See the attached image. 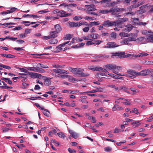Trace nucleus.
Instances as JSON below:
<instances>
[{
	"instance_id": "nucleus-1",
	"label": "nucleus",
	"mask_w": 153,
	"mask_h": 153,
	"mask_svg": "<svg viewBox=\"0 0 153 153\" xmlns=\"http://www.w3.org/2000/svg\"><path fill=\"white\" fill-rule=\"evenodd\" d=\"M128 19L126 17L120 18L119 19L116 20V26L120 28H122L125 26L124 22L128 21Z\"/></svg>"
},
{
	"instance_id": "nucleus-2",
	"label": "nucleus",
	"mask_w": 153,
	"mask_h": 153,
	"mask_svg": "<svg viewBox=\"0 0 153 153\" xmlns=\"http://www.w3.org/2000/svg\"><path fill=\"white\" fill-rule=\"evenodd\" d=\"M111 57H113L114 56H118L120 58H123L125 57H128L131 56V55L128 54L125 55V53L124 52H116L112 53Z\"/></svg>"
},
{
	"instance_id": "nucleus-3",
	"label": "nucleus",
	"mask_w": 153,
	"mask_h": 153,
	"mask_svg": "<svg viewBox=\"0 0 153 153\" xmlns=\"http://www.w3.org/2000/svg\"><path fill=\"white\" fill-rule=\"evenodd\" d=\"M83 71L82 69L77 68L75 72V74L78 76L81 77L88 76L89 75V74L88 73H83Z\"/></svg>"
},
{
	"instance_id": "nucleus-4",
	"label": "nucleus",
	"mask_w": 153,
	"mask_h": 153,
	"mask_svg": "<svg viewBox=\"0 0 153 153\" xmlns=\"http://www.w3.org/2000/svg\"><path fill=\"white\" fill-rule=\"evenodd\" d=\"M102 25L104 27H109L114 25L116 26V21H111L110 20H107L104 22V23L102 24Z\"/></svg>"
},
{
	"instance_id": "nucleus-5",
	"label": "nucleus",
	"mask_w": 153,
	"mask_h": 153,
	"mask_svg": "<svg viewBox=\"0 0 153 153\" xmlns=\"http://www.w3.org/2000/svg\"><path fill=\"white\" fill-rule=\"evenodd\" d=\"M128 73V76L130 77L131 79H133L136 77V76H137L138 72L135 70H129L127 71Z\"/></svg>"
},
{
	"instance_id": "nucleus-6",
	"label": "nucleus",
	"mask_w": 153,
	"mask_h": 153,
	"mask_svg": "<svg viewBox=\"0 0 153 153\" xmlns=\"http://www.w3.org/2000/svg\"><path fill=\"white\" fill-rule=\"evenodd\" d=\"M69 25L70 27H79L84 24V23L82 21H80L79 22L75 23L74 22H68Z\"/></svg>"
},
{
	"instance_id": "nucleus-7",
	"label": "nucleus",
	"mask_w": 153,
	"mask_h": 153,
	"mask_svg": "<svg viewBox=\"0 0 153 153\" xmlns=\"http://www.w3.org/2000/svg\"><path fill=\"white\" fill-rule=\"evenodd\" d=\"M42 78L44 80V84L46 86H48L51 84V79H53V77H47L45 76H43Z\"/></svg>"
},
{
	"instance_id": "nucleus-8",
	"label": "nucleus",
	"mask_w": 153,
	"mask_h": 153,
	"mask_svg": "<svg viewBox=\"0 0 153 153\" xmlns=\"http://www.w3.org/2000/svg\"><path fill=\"white\" fill-rule=\"evenodd\" d=\"M69 42V41H68L66 42L63 43L57 46L56 48V50L55 51V52L57 53L63 50V48H62V47H64L65 45L68 43Z\"/></svg>"
},
{
	"instance_id": "nucleus-9",
	"label": "nucleus",
	"mask_w": 153,
	"mask_h": 153,
	"mask_svg": "<svg viewBox=\"0 0 153 153\" xmlns=\"http://www.w3.org/2000/svg\"><path fill=\"white\" fill-rule=\"evenodd\" d=\"M85 7L87 8L86 9V12L87 13L96 10V9L94 7L95 6L94 4H91L90 5H85Z\"/></svg>"
},
{
	"instance_id": "nucleus-10",
	"label": "nucleus",
	"mask_w": 153,
	"mask_h": 153,
	"mask_svg": "<svg viewBox=\"0 0 153 153\" xmlns=\"http://www.w3.org/2000/svg\"><path fill=\"white\" fill-rule=\"evenodd\" d=\"M53 71L56 74H58V75L59 76L61 74H68V72L66 71L63 69H53Z\"/></svg>"
},
{
	"instance_id": "nucleus-11",
	"label": "nucleus",
	"mask_w": 153,
	"mask_h": 153,
	"mask_svg": "<svg viewBox=\"0 0 153 153\" xmlns=\"http://www.w3.org/2000/svg\"><path fill=\"white\" fill-rule=\"evenodd\" d=\"M57 15L60 17L68 16L71 15V13H66L64 11L62 10L57 12Z\"/></svg>"
},
{
	"instance_id": "nucleus-12",
	"label": "nucleus",
	"mask_w": 153,
	"mask_h": 153,
	"mask_svg": "<svg viewBox=\"0 0 153 153\" xmlns=\"http://www.w3.org/2000/svg\"><path fill=\"white\" fill-rule=\"evenodd\" d=\"M107 46H105L104 48H114L119 46V45H116L114 42H109L107 44Z\"/></svg>"
},
{
	"instance_id": "nucleus-13",
	"label": "nucleus",
	"mask_w": 153,
	"mask_h": 153,
	"mask_svg": "<svg viewBox=\"0 0 153 153\" xmlns=\"http://www.w3.org/2000/svg\"><path fill=\"white\" fill-rule=\"evenodd\" d=\"M88 69L94 71H100L103 70V68L102 67H97L94 65L89 66Z\"/></svg>"
},
{
	"instance_id": "nucleus-14",
	"label": "nucleus",
	"mask_w": 153,
	"mask_h": 153,
	"mask_svg": "<svg viewBox=\"0 0 153 153\" xmlns=\"http://www.w3.org/2000/svg\"><path fill=\"white\" fill-rule=\"evenodd\" d=\"M148 69L143 70L137 73V76H146L149 74Z\"/></svg>"
},
{
	"instance_id": "nucleus-15",
	"label": "nucleus",
	"mask_w": 153,
	"mask_h": 153,
	"mask_svg": "<svg viewBox=\"0 0 153 153\" xmlns=\"http://www.w3.org/2000/svg\"><path fill=\"white\" fill-rule=\"evenodd\" d=\"M94 87L96 88V89L95 90H93L91 91H88L87 92H85V93H93L97 92H102L103 90V88H101L100 87ZM84 93H85V92Z\"/></svg>"
},
{
	"instance_id": "nucleus-16",
	"label": "nucleus",
	"mask_w": 153,
	"mask_h": 153,
	"mask_svg": "<svg viewBox=\"0 0 153 153\" xmlns=\"http://www.w3.org/2000/svg\"><path fill=\"white\" fill-rule=\"evenodd\" d=\"M89 36H90V39H92V40L94 41L95 39H98L99 37L98 34L96 33H91L89 34Z\"/></svg>"
},
{
	"instance_id": "nucleus-17",
	"label": "nucleus",
	"mask_w": 153,
	"mask_h": 153,
	"mask_svg": "<svg viewBox=\"0 0 153 153\" xmlns=\"http://www.w3.org/2000/svg\"><path fill=\"white\" fill-rule=\"evenodd\" d=\"M125 9L123 8H120L118 7H114L112 8L110 10V11H115L116 12H119L120 11H124Z\"/></svg>"
},
{
	"instance_id": "nucleus-18",
	"label": "nucleus",
	"mask_w": 153,
	"mask_h": 153,
	"mask_svg": "<svg viewBox=\"0 0 153 153\" xmlns=\"http://www.w3.org/2000/svg\"><path fill=\"white\" fill-rule=\"evenodd\" d=\"M137 39L141 44L147 43L146 39L145 37H140L138 38Z\"/></svg>"
},
{
	"instance_id": "nucleus-19",
	"label": "nucleus",
	"mask_w": 153,
	"mask_h": 153,
	"mask_svg": "<svg viewBox=\"0 0 153 153\" xmlns=\"http://www.w3.org/2000/svg\"><path fill=\"white\" fill-rule=\"evenodd\" d=\"M121 90H123L125 92L130 94L129 91L128 90V88L126 87L125 86H120L119 88L118 91H120ZM131 94H134L130 93Z\"/></svg>"
},
{
	"instance_id": "nucleus-20",
	"label": "nucleus",
	"mask_w": 153,
	"mask_h": 153,
	"mask_svg": "<svg viewBox=\"0 0 153 153\" xmlns=\"http://www.w3.org/2000/svg\"><path fill=\"white\" fill-rule=\"evenodd\" d=\"M54 27L55 28V30H54L57 33H59L62 30V28L59 24H57L55 25L54 26Z\"/></svg>"
},
{
	"instance_id": "nucleus-21",
	"label": "nucleus",
	"mask_w": 153,
	"mask_h": 153,
	"mask_svg": "<svg viewBox=\"0 0 153 153\" xmlns=\"http://www.w3.org/2000/svg\"><path fill=\"white\" fill-rule=\"evenodd\" d=\"M57 33L54 30L51 31L50 32L49 34L51 38H54L57 36Z\"/></svg>"
},
{
	"instance_id": "nucleus-22",
	"label": "nucleus",
	"mask_w": 153,
	"mask_h": 153,
	"mask_svg": "<svg viewBox=\"0 0 153 153\" xmlns=\"http://www.w3.org/2000/svg\"><path fill=\"white\" fill-rule=\"evenodd\" d=\"M137 0H134V1H133L131 3H132V4H134L131 6H130L131 8H135L136 7H138L140 6V4H139L140 3L139 2V4H134V3L136 2H137Z\"/></svg>"
},
{
	"instance_id": "nucleus-23",
	"label": "nucleus",
	"mask_w": 153,
	"mask_h": 153,
	"mask_svg": "<svg viewBox=\"0 0 153 153\" xmlns=\"http://www.w3.org/2000/svg\"><path fill=\"white\" fill-rule=\"evenodd\" d=\"M69 132L71 134V137L75 139H76L79 137L78 134L72 131H70Z\"/></svg>"
},
{
	"instance_id": "nucleus-24",
	"label": "nucleus",
	"mask_w": 153,
	"mask_h": 153,
	"mask_svg": "<svg viewBox=\"0 0 153 153\" xmlns=\"http://www.w3.org/2000/svg\"><path fill=\"white\" fill-rule=\"evenodd\" d=\"M134 27L131 24H129L126 25V30L129 32Z\"/></svg>"
},
{
	"instance_id": "nucleus-25",
	"label": "nucleus",
	"mask_w": 153,
	"mask_h": 153,
	"mask_svg": "<svg viewBox=\"0 0 153 153\" xmlns=\"http://www.w3.org/2000/svg\"><path fill=\"white\" fill-rule=\"evenodd\" d=\"M0 55L2 56L9 58H13L14 57V55L11 54H1Z\"/></svg>"
},
{
	"instance_id": "nucleus-26",
	"label": "nucleus",
	"mask_w": 153,
	"mask_h": 153,
	"mask_svg": "<svg viewBox=\"0 0 153 153\" xmlns=\"http://www.w3.org/2000/svg\"><path fill=\"white\" fill-rule=\"evenodd\" d=\"M48 42L50 44H55L58 43V41L56 39H53L49 40L48 41Z\"/></svg>"
},
{
	"instance_id": "nucleus-27",
	"label": "nucleus",
	"mask_w": 153,
	"mask_h": 153,
	"mask_svg": "<svg viewBox=\"0 0 153 153\" xmlns=\"http://www.w3.org/2000/svg\"><path fill=\"white\" fill-rule=\"evenodd\" d=\"M73 35L70 34H67L66 35L65 37L63 38L64 40H70L73 37Z\"/></svg>"
},
{
	"instance_id": "nucleus-28",
	"label": "nucleus",
	"mask_w": 153,
	"mask_h": 153,
	"mask_svg": "<svg viewBox=\"0 0 153 153\" xmlns=\"http://www.w3.org/2000/svg\"><path fill=\"white\" fill-rule=\"evenodd\" d=\"M103 71H106L108 70H111L110 64H108L103 66Z\"/></svg>"
},
{
	"instance_id": "nucleus-29",
	"label": "nucleus",
	"mask_w": 153,
	"mask_h": 153,
	"mask_svg": "<svg viewBox=\"0 0 153 153\" xmlns=\"http://www.w3.org/2000/svg\"><path fill=\"white\" fill-rule=\"evenodd\" d=\"M27 68L28 70L37 72L38 67H29Z\"/></svg>"
},
{
	"instance_id": "nucleus-30",
	"label": "nucleus",
	"mask_w": 153,
	"mask_h": 153,
	"mask_svg": "<svg viewBox=\"0 0 153 153\" xmlns=\"http://www.w3.org/2000/svg\"><path fill=\"white\" fill-rule=\"evenodd\" d=\"M147 43L148 42H153V36H151L146 39Z\"/></svg>"
},
{
	"instance_id": "nucleus-31",
	"label": "nucleus",
	"mask_w": 153,
	"mask_h": 153,
	"mask_svg": "<svg viewBox=\"0 0 153 153\" xmlns=\"http://www.w3.org/2000/svg\"><path fill=\"white\" fill-rule=\"evenodd\" d=\"M100 24L98 22H92L90 23V27H92L93 25H98Z\"/></svg>"
},
{
	"instance_id": "nucleus-32",
	"label": "nucleus",
	"mask_w": 153,
	"mask_h": 153,
	"mask_svg": "<svg viewBox=\"0 0 153 153\" xmlns=\"http://www.w3.org/2000/svg\"><path fill=\"white\" fill-rule=\"evenodd\" d=\"M110 65L111 70H113V72L114 73L115 71H117L115 70V69L116 68V65L114 64H110Z\"/></svg>"
},
{
	"instance_id": "nucleus-33",
	"label": "nucleus",
	"mask_w": 153,
	"mask_h": 153,
	"mask_svg": "<svg viewBox=\"0 0 153 153\" xmlns=\"http://www.w3.org/2000/svg\"><path fill=\"white\" fill-rule=\"evenodd\" d=\"M57 134L59 137L63 139L64 138L66 137L64 133L62 132L58 133Z\"/></svg>"
},
{
	"instance_id": "nucleus-34",
	"label": "nucleus",
	"mask_w": 153,
	"mask_h": 153,
	"mask_svg": "<svg viewBox=\"0 0 153 153\" xmlns=\"http://www.w3.org/2000/svg\"><path fill=\"white\" fill-rule=\"evenodd\" d=\"M44 115L47 117H49L50 115V112L47 109H45L44 110L43 112Z\"/></svg>"
},
{
	"instance_id": "nucleus-35",
	"label": "nucleus",
	"mask_w": 153,
	"mask_h": 153,
	"mask_svg": "<svg viewBox=\"0 0 153 153\" xmlns=\"http://www.w3.org/2000/svg\"><path fill=\"white\" fill-rule=\"evenodd\" d=\"M99 12L100 13L102 14H106L110 12V10H99Z\"/></svg>"
},
{
	"instance_id": "nucleus-36",
	"label": "nucleus",
	"mask_w": 153,
	"mask_h": 153,
	"mask_svg": "<svg viewBox=\"0 0 153 153\" xmlns=\"http://www.w3.org/2000/svg\"><path fill=\"white\" fill-rule=\"evenodd\" d=\"M17 9V8L14 7H12L10 10H7L8 13H12L14 12Z\"/></svg>"
},
{
	"instance_id": "nucleus-37",
	"label": "nucleus",
	"mask_w": 153,
	"mask_h": 153,
	"mask_svg": "<svg viewBox=\"0 0 153 153\" xmlns=\"http://www.w3.org/2000/svg\"><path fill=\"white\" fill-rule=\"evenodd\" d=\"M39 22H30L29 21H23L22 22V24H24V23H30L31 24H35L36 23H38V24L39 23Z\"/></svg>"
},
{
	"instance_id": "nucleus-38",
	"label": "nucleus",
	"mask_w": 153,
	"mask_h": 153,
	"mask_svg": "<svg viewBox=\"0 0 153 153\" xmlns=\"http://www.w3.org/2000/svg\"><path fill=\"white\" fill-rule=\"evenodd\" d=\"M0 67L7 69H11V68L8 65H4L2 64H0Z\"/></svg>"
},
{
	"instance_id": "nucleus-39",
	"label": "nucleus",
	"mask_w": 153,
	"mask_h": 153,
	"mask_svg": "<svg viewBox=\"0 0 153 153\" xmlns=\"http://www.w3.org/2000/svg\"><path fill=\"white\" fill-rule=\"evenodd\" d=\"M29 74L32 78H36V73H33L32 72H28Z\"/></svg>"
},
{
	"instance_id": "nucleus-40",
	"label": "nucleus",
	"mask_w": 153,
	"mask_h": 153,
	"mask_svg": "<svg viewBox=\"0 0 153 153\" xmlns=\"http://www.w3.org/2000/svg\"><path fill=\"white\" fill-rule=\"evenodd\" d=\"M105 75V73L104 72H100L97 73L96 75V77H100V76H104Z\"/></svg>"
},
{
	"instance_id": "nucleus-41",
	"label": "nucleus",
	"mask_w": 153,
	"mask_h": 153,
	"mask_svg": "<svg viewBox=\"0 0 153 153\" xmlns=\"http://www.w3.org/2000/svg\"><path fill=\"white\" fill-rule=\"evenodd\" d=\"M51 143H54L56 146H58L59 145V143L58 142L56 141L55 140L52 139L51 140Z\"/></svg>"
},
{
	"instance_id": "nucleus-42",
	"label": "nucleus",
	"mask_w": 153,
	"mask_h": 153,
	"mask_svg": "<svg viewBox=\"0 0 153 153\" xmlns=\"http://www.w3.org/2000/svg\"><path fill=\"white\" fill-rule=\"evenodd\" d=\"M83 39L85 40H92V39H90V36L88 35L87 36H83L82 37Z\"/></svg>"
},
{
	"instance_id": "nucleus-43",
	"label": "nucleus",
	"mask_w": 153,
	"mask_h": 153,
	"mask_svg": "<svg viewBox=\"0 0 153 153\" xmlns=\"http://www.w3.org/2000/svg\"><path fill=\"white\" fill-rule=\"evenodd\" d=\"M82 19V18L80 16H76L73 18V19L76 21H78Z\"/></svg>"
},
{
	"instance_id": "nucleus-44",
	"label": "nucleus",
	"mask_w": 153,
	"mask_h": 153,
	"mask_svg": "<svg viewBox=\"0 0 153 153\" xmlns=\"http://www.w3.org/2000/svg\"><path fill=\"white\" fill-rule=\"evenodd\" d=\"M116 68L115 69V70H116L118 71V73L119 72H120L122 69V68L120 66H117L116 65Z\"/></svg>"
},
{
	"instance_id": "nucleus-45",
	"label": "nucleus",
	"mask_w": 153,
	"mask_h": 153,
	"mask_svg": "<svg viewBox=\"0 0 153 153\" xmlns=\"http://www.w3.org/2000/svg\"><path fill=\"white\" fill-rule=\"evenodd\" d=\"M130 113H135L137 114H138L139 113V112H138L137 109L136 108H134L133 110L130 111Z\"/></svg>"
},
{
	"instance_id": "nucleus-46",
	"label": "nucleus",
	"mask_w": 153,
	"mask_h": 153,
	"mask_svg": "<svg viewBox=\"0 0 153 153\" xmlns=\"http://www.w3.org/2000/svg\"><path fill=\"white\" fill-rule=\"evenodd\" d=\"M104 151L106 152H110L112 150V148L109 147H107L104 148Z\"/></svg>"
},
{
	"instance_id": "nucleus-47",
	"label": "nucleus",
	"mask_w": 153,
	"mask_h": 153,
	"mask_svg": "<svg viewBox=\"0 0 153 153\" xmlns=\"http://www.w3.org/2000/svg\"><path fill=\"white\" fill-rule=\"evenodd\" d=\"M102 35V36H109V34L108 32H104L102 31H101Z\"/></svg>"
},
{
	"instance_id": "nucleus-48",
	"label": "nucleus",
	"mask_w": 153,
	"mask_h": 153,
	"mask_svg": "<svg viewBox=\"0 0 153 153\" xmlns=\"http://www.w3.org/2000/svg\"><path fill=\"white\" fill-rule=\"evenodd\" d=\"M108 86L109 87H111V88H114L116 90H118L119 88L115 86V85H108Z\"/></svg>"
},
{
	"instance_id": "nucleus-49",
	"label": "nucleus",
	"mask_w": 153,
	"mask_h": 153,
	"mask_svg": "<svg viewBox=\"0 0 153 153\" xmlns=\"http://www.w3.org/2000/svg\"><path fill=\"white\" fill-rule=\"evenodd\" d=\"M110 35L111 38L114 39H115L117 35L115 33L112 32L110 34Z\"/></svg>"
},
{
	"instance_id": "nucleus-50",
	"label": "nucleus",
	"mask_w": 153,
	"mask_h": 153,
	"mask_svg": "<svg viewBox=\"0 0 153 153\" xmlns=\"http://www.w3.org/2000/svg\"><path fill=\"white\" fill-rule=\"evenodd\" d=\"M45 71L44 69H42V68H40L38 67L37 72H40L41 73H45Z\"/></svg>"
},
{
	"instance_id": "nucleus-51",
	"label": "nucleus",
	"mask_w": 153,
	"mask_h": 153,
	"mask_svg": "<svg viewBox=\"0 0 153 153\" xmlns=\"http://www.w3.org/2000/svg\"><path fill=\"white\" fill-rule=\"evenodd\" d=\"M128 41L129 42L130 41H136V39L134 37H128L127 38Z\"/></svg>"
},
{
	"instance_id": "nucleus-52",
	"label": "nucleus",
	"mask_w": 153,
	"mask_h": 153,
	"mask_svg": "<svg viewBox=\"0 0 153 153\" xmlns=\"http://www.w3.org/2000/svg\"><path fill=\"white\" fill-rule=\"evenodd\" d=\"M94 44V42H92V40H90L87 42L86 44L87 45H92Z\"/></svg>"
},
{
	"instance_id": "nucleus-53",
	"label": "nucleus",
	"mask_w": 153,
	"mask_h": 153,
	"mask_svg": "<svg viewBox=\"0 0 153 153\" xmlns=\"http://www.w3.org/2000/svg\"><path fill=\"white\" fill-rule=\"evenodd\" d=\"M144 64L146 65H151L153 63V62H152L149 61H144Z\"/></svg>"
},
{
	"instance_id": "nucleus-54",
	"label": "nucleus",
	"mask_w": 153,
	"mask_h": 153,
	"mask_svg": "<svg viewBox=\"0 0 153 153\" xmlns=\"http://www.w3.org/2000/svg\"><path fill=\"white\" fill-rule=\"evenodd\" d=\"M68 150L70 153H76V152L75 150L71 149L70 148L68 149Z\"/></svg>"
},
{
	"instance_id": "nucleus-55",
	"label": "nucleus",
	"mask_w": 153,
	"mask_h": 153,
	"mask_svg": "<svg viewBox=\"0 0 153 153\" xmlns=\"http://www.w3.org/2000/svg\"><path fill=\"white\" fill-rule=\"evenodd\" d=\"M39 64L40 65V67L42 68H49L48 66L47 65H44V64H41L40 63H39Z\"/></svg>"
},
{
	"instance_id": "nucleus-56",
	"label": "nucleus",
	"mask_w": 153,
	"mask_h": 153,
	"mask_svg": "<svg viewBox=\"0 0 153 153\" xmlns=\"http://www.w3.org/2000/svg\"><path fill=\"white\" fill-rule=\"evenodd\" d=\"M89 30V28L88 27H86L83 28V31L85 32H88Z\"/></svg>"
},
{
	"instance_id": "nucleus-57",
	"label": "nucleus",
	"mask_w": 153,
	"mask_h": 153,
	"mask_svg": "<svg viewBox=\"0 0 153 153\" xmlns=\"http://www.w3.org/2000/svg\"><path fill=\"white\" fill-rule=\"evenodd\" d=\"M84 19L85 20H95L93 18L89 17V16H86L85 17H84Z\"/></svg>"
},
{
	"instance_id": "nucleus-58",
	"label": "nucleus",
	"mask_w": 153,
	"mask_h": 153,
	"mask_svg": "<svg viewBox=\"0 0 153 153\" xmlns=\"http://www.w3.org/2000/svg\"><path fill=\"white\" fill-rule=\"evenodd\" d=\"M114 73L117 75L118 76H126V74H122L120 73H118V71H115L114 72Z\"/></svg>"
},
{
	"instance_id": "nucleus-59",
	"label": "nucleus",
	"mask_w": 153,
	"mask_h": 153,
	"mask_svg": "<svg viewBox=\"0 0 153 153\" xmlns=\"http://www.w3.org/2000/svg\"><path fill=\"white\" fill-rule=\"evenodd\" d=\"M77 68H72L71 67H70L69 68V70L70 71H71V72H72L74 73V74H75V72L76 71V69Z\"/></svg>"
},
{
	"instance_id": "nucleus-60",
	"label": "nucleus",
	"mask_w": 153,
	"mask_h": 153,
	"mask_svg": "<svg viewBox=\"0 0 153 153\" xmlns=\"http://www.w3.org/2000/svg\"><path fill=\"white\" fill-rule=\"evenodd\" d=\"M16 42L19 44H22L25 42L24 41L21 39L18 40Z\"/></svg>"
},
{
	"instance_id": "nucleus-61",
	"label": "nucleus",
	"mask_w": 153,
	"mask_h": 153,
	"mask_svg": "<svg viewBox=\"0 0 153 153\" xmlns=\"http://www.w3.org/2000/svg\"><path fill=\"white\" fill-rule=\"evenodd\" d=\"M77 39L76 37H74L72 39V41L71 42L68 44L69 45H71L72 44H73L74 43V41L75 40H76Z\"/></svg>"
},
{
	"instance_id": "nucleus-62",
	"label": "nucleus",
	"mask_w": 153,
	"mask_h": 153,
	"mask_svg": "<svg viewBox=\"0 0 153 153\" xmlns=\"http://www.w3.org/2000/svg\"><path fill=\"white\" fill-rule=\"evenodd\" d=\"M23 86V89L27 88V87L29 85V84H27L25 82H23L22 84Z\"/></svg>"
},
{
	"instance_id": "nucleus-63",
	"label": "nucleus",
	"mask_w": 153,
	"mask_h": 153,
	"mask_svg": "<svg viewBox=\"0 0 153 153\" xmlns=\"http://www.w3.org/2000/svg\"><path fill=\"white\" fill-rule=\"evenodd\" d=\"M102 42H103V41H102L98 40H97L96 41V42H94V44H95L96 45H98Z\"/></svg>"
},
{
	"instance_id": "nucleus-64",
	"label": "nucleus",
	"mask_w": 153,
	"mask_h": 153,
	"mask_svg": "<svg viewBox=\"0 0 153 153\" xmlns=\"http://www.w3.org/2000/svg\"><path fill=\"white\" fill-rule=\"evenodd\" d=\"M39 17L37 15L31 14V18H33V19H37Z\"/></svg>"
}]
</instances>
